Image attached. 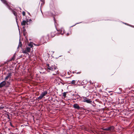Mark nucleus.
<instances>
[{
    "instance_id": "nucleus-21",
    "label": "nucleus",
    "mask_w": 134,
    "mask_h": 134,
    "mask_svg": "<svg viewBox=\"0 0 134 134\" xmlns=\"http://www.w3.org/2000/svg\"><path fill=\"white\" fill-rule=\"evenodd\" d=\"M44 3V2H41V6H42L43 5Z\"/></svg>"
},
{
    "instance_id": "nucleus-10",
    "label": "nucleus",
    "mask_w": 134,
    "mask_h": 134,
    "mask_svg": "<svg viewBox=\"0 0 134 134\" xmlns=\"http://www.w3.org/2000/svg\"><path fill=\"white\" fill-rule=\"evenodd\" d=\"M70 84H73L74 85H76V84L75 82V81L74 80H73L71 82Z\"/></svg>"
},
{
    "instance_id": "nucleus-15",
    "label": "nucleus",
    "mask_w": 134,
    "mask_h": 134,
    "mask_svg": "<svg viewBox=\"0 0 134 134\" xmlns=\"http://www.w3.org/2000/svg\"><path fill=\"white\" fill-rule=\"evenodd\" d=\"M23 52L25 54H27V51L25 49V50H23Z\"/></svg>"
},
{
    "instance_id": "nucleus-6",
    "label": "nucleus",
    "mask_w": 134,
    "mask_h": 134,
    "mask_svg": "<svg viewBox=\"0 0 134 134\" xmlns=\"http://www.w3.org/2000/svg\"><path fill=\"white\" fill-rule=\"evenodd\" d=\"M83 102H86L87 103H91L92 102V101L90 99L87 98L85 100H83Z\"/></svg>"
},
{
    "instance_id": "nucleus-12",
    "label": "nucleus",
    "mask_w": 134,
    "mask_h": 134,
    "mask_svg": "<svg viewBox=\"0 0 134 134\" xmlns=\"http://www.w3.org/2000/svg\"><path fill=\"white\" fill-rule=\"evenodd\" d=\"M28 46L30 47V48H32L33 47V43L32 42H30V43L28 44Z\"/></svg>"
},
{
    "instance_id": "nucleus-20",
    "label": "nucleus",
    "mask_w": 134,
    "mask_h": 134,
    "mask_svg": "<svg viewBox=\"0 0 134 134\" xmlns=\"http://www.w3.org/2000/svg\"><path fill=\"white\" fill-rule=\"evenodd\" d=\"M62 30H61V32L60 34L62 35L64 33V30L63 29Z\"/></svg>"
},
{
    "instance_id": "nucleus-1",
    "label": "nucleus",
    "mask_w": 134,
    "mask_h": 134,
    "mask_svg": "<svg viewBox=\"0 0 134 134\" xmlns=\"http://www.w3.org/2000/svg\"><path fill=\"white\" fill-rule=\"evenodd\" d=\"M114 129V127L111 126L107 128H104L103 129L105 131V133H109V132L113 131Z\"/></svg>"
},
{
    "instance_id": "nucleus-13",
    "label": "nucleus",
    "mask_w": 134,
    "mask_h": 134,
    "mask_svg": "<svg viewBox=\"0 0 134 134\" xmlns=\"http://www.w3.org/2000/svg\"><path fill=\"white\" fill-rule=\"evenodd\" d=\"M67 92H64L63 93V96L64 97V98L66 97Z\"/></svg>"
},
{
    "instance_id": "nucleus-19",
    "label": "nucleus",
    "mask_w": 134,
    "mask_h": 134,
    "mask_svg": "<svg viewBox=\"0 0 134 134\" xmlns=\"http://www.w3.org/2000/svg\"><path fill=\"white\" fill-rule=\"evenodd\" d=\"M4 108V107L2 105H0V109H2Z\"/></svg>"
},
{
    "instance_id": "nucleus-18",
    "label": "nucleus",
    "mask_w": 134,
    "mask_h": 134,
    "mask_svg": "<svg viewBox=\"0 0 134 134\" xmlns=\"http://www.w3.org/2000/svg\"><path fill=\"white\" fill-rule=\"evenodd\" d=\"M15 59V56L13 55L11 59V60H14Z\"/></svg>"
},
{
    "instance_id": "nucleus-22",
    "label": "nucleus",
    "mask_w": 134,
    "mask_h": 134,
    "mask_svg": "<svg viewBox=\"0 0 134 134\" xmlns=\"http://www.w3.org/2000/svg\"><path fill=\"white\" fill-rule=\"evenodd\" d=\"M83 100H85L87 98L85 97H83Z\"/></svg>"
},
{
    "instance_id": "nucleus-3",
    "label": "nucleus",
    "mask_w": 134,
    "mask_h": 134,
    "mask_svg": "<svg viewBox=\"0 0 134 134\" xmlns=\"http://www.w3.org/2000/svg\"><path fill=\"white\" fill-rule=\"evenodd\" d=\"M48 93V92L47 91H43L42 92L40 96L38 98V99L41 100L42 99L43 97L47 94Z\"/></svg>"
},
{
    "instance_id": "nucleus-4",
    "label": "nucleus",
    "mask_w": 134,
    "mask_h": 134,
    "mask_svg": "<svg viewBox=\"0 0 134 134\" xmlns=\"http://www.w3.org/2000/svg\"><path fill=\"white\" fill-rule=\"evenodd\" d=\"M12 76V73L10 72L7 75L5 78V80H7L8 79H10Z\"/></svg>"
},
{
    "instance_id": "nucleus-25",
    "label": "nucleus",
    "mask_w": 134,
    "mask_h": 134,
    "mask_svg": "<svg viewBox=\"0 0 134 134\" xmlns=\"http://www.w3.org/2000/svg\"><path fill=\"white\" fill-rule=\"evenodd\" d=\"M23 28H24L23 30L25 31V29H24V28H25L24 26H23Z\"/></svg>"
},
{
    "instance_id": "nucleus-17",
    "label": "nucleus",
    "mask_w": 134,
    "mask_h": 134,
    "mask_svg": "<svg viewBox=\"0 0 134 134\" xmlns=\"http://www.w3.org/2000/svg\"><path fill=\"white\" fill-rule=\"evenodd\" d=\"M13 14L15 15V16H17V13H16V12L14 11L13 12Z\"/></svg>"
},
{
    "instance_id": "nucleus-23",
    "label": "nucleus",
    "mask_w": 134,
    "mask_h": 134,
    "mask_svg": "<svg viewBox=\"0 0 134 134\" xmlns=\"http://www.w3.org/2000/svg\"><path fill=\"white\" fill-rule=\"evenodd\" d=\"M10 126H12V127H13V125H12V123L11 122H10Z\"/></svg>"
},
{
    "instance_id": "nucleus-24",
    "label": "nucleus",
    "mask_w": 134,
    "mask_h": 134,
    "mask_svg": "<svg viewBox=\"0 0 134 134\" xmlns=\"http://www.w3.org/2000/svg\"><path fill=\"white\" fill-rule=\"evenodd\" d=\"M22 14L24 16H25V12H23L22 13Z\"/></svg>"
},
{
    "instance_id": "nucleus-11",
    "label": "nucleus",
    "mask_w": 134,
    "mask_h": 134,
    "mask_svg": "<svg viewBox=\"0 0 134 134\" xmlns=\"http://www.w3.org/2000/svg\"><path fill=\"white\" fill-rule=\"evenodd\" d=\"M25 49L28 52H30L31 50L30 48V47H27Z\"/></svg>"
},
{
    "instance_id": "nucleus-5",
    "label": "nucleus",
    "mask_w": 134,
    "mask_h": 134,
    "mask_svg": "<svg viewBox=\"0 0 134 134\" xmlns=\"http://www.w3.org/2000/svg\"><path fill=\"white\" fill-rule=\"evenodd\" d=\"M6 82L5 81H4L0 83V88L2 87L5 85Z\"/></svg>"
},
{
    "instance_id": "nucleus-8",
    "label": "nucleus",
    "mask_w": 134,
    "mask_h": 134,
    "mask_svg": "<svg viewBox=\"0 0 134 134\" xmlns=\"http://www.w3.org/2000/svg\"><path fill=\"white\" fill-rule=\"evenodd\" d=\"M28 21L27 20H23L22 22L21 23V25L23 26H24L26 25V24L27 23Z\"/></svg>"
},
{
    "instance_id": "nucleus-7",
    "label": "nucleus",
    "mask_w": 134,
    "mask_h": 134,
    "mask_svg": "<svg viewBox=\"0 0 134 134\" xmlns=\"http://www.w3.org/2000/svg\"><path fill=\"white\" fill-rule=\"evenodd\" d=\"M73 107L74 108L77 109H79L80 108L79 105L77 104H74Z\"/></svg>"
},
{
    "instance_id": "nucleus-28",
    "label": "nucleus",
    "mask_w": 134,
    "mask_h": 134,
    "mask_svg": "<svg viewBox=\"0 0 134 134\" xmlns=\"http://www.w3.org/2000/svg\"><path fill=\"white\" fill-rule=\"evenodd\" d=\"M8 119H9V117H8Z\"/></svg>"
},
{
    "instance_id": "nucleus-9",
    "label": "nucleus",
    "mask_w": 134,
    "mask_h": 134,
    "mask_svg": "<svg viewBox=\"0 0 134 134\" xmlns=\"http://www.w3.org/2000/svg\"><path fill=\"white\" fill-rule=\"evenodd\" d=\"M8 7L9 4L7 3V1L5 0H1Z\"/></svg>"
},
{
    "instance_id": "nucleus-16",
    "label": "nucleus",
    "mask_w": 134,
    "mask_h": 134,
    "mask_svg": "<svg viewBox=\"0 0 134 134\" xmlns=\"http://www.w3.org/2000/svg\"><path fill=\"white\" fill-rule=\"evenodd\" d=\"M22 45L21 43L20 42L18 45V47H21V46Z\"/></svg>"
},
{
    "instance_id": "nucleus-14",
    "label": "nucleus",
    "mask_w": 134,
    "mask_h": 134,
    "mask_svg": "<svg viewBox=\"0 0 134 134\" xmlns=\"http://www.w3.org/2000/svg\"><path fill=\"white\" fill-rule=\"evenodd\" d=\"M58 70H55V73H53V75H55L57 74L58 73Z\"/></svg>"
},
{
    "instance_id": "nucleus-26",
    "label": "nucleus",
    "mask_w": 134,
    "mask_h": 134,
    "mask_svg": "<svg viewBox=\"0 0 134 134\" xmlns=\"http://www.w3.org/2000/svg\"><path fill=\"white\" fill-rule=\"evenodd\" d=\"M41 2H44V0H41Z\"/></svg>"
},
{
    "instance_id": "nucleus-2",
    "label": "nucleus",
    "mask_w": 134,
    "mask_h": 134,
    "mask_svg": "<svg viewBox=\"0 0 134 134\" xmlns=\"http://www.w3.org/2000/svg\"><path fill=\"white\" fill-rule=\"evenodd\" d=\"M47 66L48 69L51 70L53 71L57 70V67L54 65L50 66L49 64H47Z\"/></svg>"
},
{
    "instance_id": "nucleus-27",
    "label": "nucleus",
    "mask_w": 134,
    "mask_h": 134,
    "mask_svg": "<svg viewBox=\"0 0 134 134\" xmlns=\"http://www.w3.org/2000/svg\"><path fill=\"white\" fill-rule=\"evenodd\" d=\"M34 44L35 45V46H36V44Z\"/></svg>"
}]
</instances>
